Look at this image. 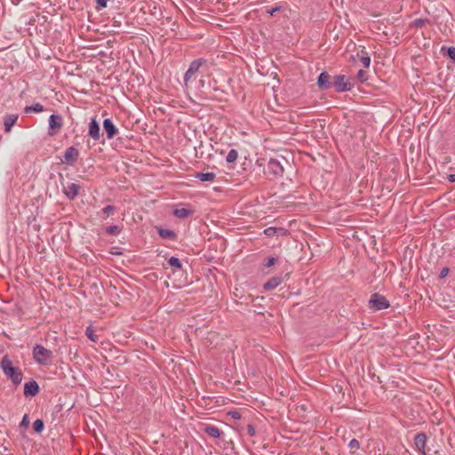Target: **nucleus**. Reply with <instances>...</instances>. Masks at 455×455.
I'll return each mask as SVG.
<instances>
[{
	"label": "nucleus",
	"mask_w": 455,
	"mask_h": 455,
	"mask_svg": "<svg viewBox=\"0 0 455 455\" xmlns=\"http://www.w3.org/2000/svg\"><path fill=\"white\" fill-rule=\"evenodd\" d=\"M1 367L4 371V373L6 375L8 379H10L13 384L19 385L22 380V372L21 371L14 367L12 365V362L10 360V358L5 355L3 357L1 362Z\"/></svg>",
	"instance_id": "nucleus-1"
},
{
	"label": "nucleus",
	"mask_w": 455,
	"mask_h": 455,
	"mask_svg": "<svg viewBox=\"0 0 455 455\" xmlns=\"http://www.w3.org/2000/svg\"><path fill=\"white\" fill-rule=\"evenodd\" d=\"M33 358L38 364L47 365L52 358V352L37 344L33 347Z\"/></svg>",
	"instance_id": "nucleus-2"
},
{
	"label": "nucleus",
	"mask_w": 455,
	"mask_h": 455,
	"mask_svg": "<svg viewBox=\"0 0 455 455\" xmlns=\"http://www.w3.org/2000/svg\"><path fill=\"white\" fill-rule=\"evenodd\" d=\"M333 86L338 92H348L353 88V84L349 77L339 75L334 76Z\"/></svg>",
	"instance_id": "nucleus-3"
},
{
	"label": "nucleus",
	"mask_w": 455,
	"mask_h": 455,
	"mask_svg": "<svg viewBox=\"0 0 455 455\" xmlns=\"http://www.w3.org/2000/svg\"><path fill=\"white\" fill-rule=\"evenodd\" d=\"M369 304L374 310L386 309L389 307V302L385 296L374 293L371 296Z\"/></svg>",
	"instance_id": "nucleus-4"
},
{
	"label": "nucleus",
	"mask_w": 455,
	"mask_h": 455,
	"mask_svg": "<svg viewBox=\"0 0 455 455\" xmlns=\"http://www.w3.org/2000/svg\"><path fill=\"white\" fill-rule=\"evenodd\" d=\"M204 62L205 61L203 59H198L190 63L189 68L184 76V84L186 87L188 86L190 79L198 72L199 68L204 64Z\"/></svg>",
	"instance_id": "nucleus-5"
},
{
	"label": "nucleus",
	"mask_w": 455,
	"mask_h": 455,
	"mask_svg": "<svg viewBox=\"0 0 455 455\" xmlns=\"http://www.w3.org/2000/svg\"><path fill=\"white\" fill-rule=\"evenodd\" d=\"M267 172L275 176H281L283 173V168L276 159H270L267 163Z\"/></svg>",
	"instance_id": "nucleus-6"
},
{
	"label": "nucleus",
	"mask_w": 455,
	"mask_h": 455,
	"mask_svg": "<svg viewBox=\"0 0 455 455\" xmlns=\"http://www.w3.org/2000/svg\"><path fill=\"white\" fill-rule=\"evenodd\" d=\"M88 134L94 140L98 141L100 138V129L96 118H92L89 124Z\"/></svg>",
	"instance_id": "nucleus-7"
},
{
	"label": "nucleus",
	"mask_w": 455,
	"mask_h": 455,
	"mask_svg": "<svg viewBox=\"0 0 455 455\" xmlns=\"http://www.w3.org/2000/svg\"><path fill=\"white\" fill-rule=\"evenodd\" d=\"M80 190V186L76 183H68L63 188V192L68 199H74L76 197Z\"/></svg>",
	"instance_id": "nucleus-8"
},
{
	"label": "nucleus",
	"mask_w": 455,
	"mask_h": 455,
	"mask_svg": "<svg viewBox=\"0 0 455 455\" xmlns=\"http://www.w3.org/2000/svg\"><path fill=\"white\" fill-rule=\"evenodd\" d=\"M79 156L78 150L74 147H69L67 148V150L64 153V159L63 162L71 164L73 162H75Z\"/></svg>",
	"instance_id": "nucleus-9"
},
{
	"label": "nucleus",
	"mask_w": 455,
	"mask_h": 455,
	"mask_svg": "<svg viewBox=\"0 0 455 455\" xmlns=\"http://www.w3.org/2000/svg\"><path fill=\"white\" fill-rule=\"evenodd\" d=\"M103 128L108 140L113 139L117 134V129L116 128L113 122L108 118L104 120Z\"/></svg>",
	"instance_id": "nucleus-10"
},
{
	"label": "nucleus",
	"mask_w": 455,
	"mask_h": 455,
	"mask_svg": "<svg viewBox=\"0 0 455 455\" xmlns=\"http://www.w3.org/2000/svg\"><path fill=\"white\" fill-rule=\"evenodd\" d=\"M39 392V386L35 380L28 381L24 385V395L35 396Z\"/></svg>",
	"instance_id": "nucleus-11"
},
{
	"label": "nucleus",
	"mask_w": 455,
	"mask_h": 455,
	"mask_svg": "<svg viewBox=\"0 0 455 455\" xmlns=\"http://www.w3.org/2000/svg\"><path fill=\"white\" fill-rule=\"evenodd\" d=\"M63 124L62 117L58 115H51L49 118V130L58 131Z\"/></svg>",
	"instance_id": "nucleus-12"
},
{
	"label": "nucleus",
	"mask_w": 455,
	"mask_h": 455,
	"mask_svg": "<svg viewBox=\"0 0 455 455\" xmlns=\"http://www.w3.org/2000/svg\"><path fill=\"white\" fill-rule=\"evenodd\" d=\"M317 85L321 90H327L331 86L330 76L327 72H322L317 79Z\"/></svg>",
	"instance_id": "nucleus-13"
},
{
	"label": "nucleus",
	"mask_w": 455,
	"mask_h": 455,
	"mask_svg": "<svg viewBox=\"0 0 455 455\" xmlns=\"http://www.w3.org/2000/svg\"><path fill=\"white\" fill-rule=\"evenodd\" d=\"M427 443V435L424 433L417 434L414 438V443L418 450L425 453V447Z\"/></svg>",
	"instance_id": "nucleus-14"
},
{
	"label": "nucleus",
	"mask_w": 455,
	"mask_h": 455,
	"mask_svg": "<svg viewBox=\"0 0 455 455\" xmlns=\"http://www.w3.org/2000/svg\"><path fill=\"white\" fill-rule=\"evenodd\" d=\"M17 119H18L17 115H8L4 117V130L6 132H9L11 131L12 127L17 122Z\"/></svg>",
	"instance_id": "nucleus-15"
},
{
	"label": "nucleus",
	"mask_w": 455,
	"mask_h": 455,
	"mask_svg": "<svg viewBox=\"0 0 455 455\" xmlns=\"http://www.w3.org/2000/svg\"><path fill=\"white\" fill-rule=\"evenodd\" d=\"M193 211L187 208H176L173 211V215L180 219H186L193 214Z\"/></svg>",
	"instance_id": "nucleus-16"
},
{
	"label": "nucleus",
	"mask_w": 455,
	"mask_h": 455,
	"mask_svg": "<svg viewBox=\"0 0 455 455\" xmlns=\"http://www.w3.org/2000/svg\"><path fill=\"white\" fill-rule=\"evenodd\" d=\"M282 277L275 276L271 279H269L267 283H264V289L266 290H272L276 288L279 284L282 283Z\"/></svg>",
	"instance_id": "nucleus-17"
},
{
	"label": "nucleus",
	"mask_w": 455,
	"mask_h": 455,
	"mask_svg": "<svg viewBox=\"0 0 455 455\" xmlns=\"http://www.w3.org/2000/svg\"><path fill=\"white\" fill-rule=\"evenodd\" d=\"M216 177L214 172H196L195 178L201 181H212Z\"/></svg>",
	"instance_id": "nucleus-18"
},
{
	"label": "nucleus",
	"mask_w": 455,
	"mask_h": 455,
	"mask_svg": "<svg viewBox=\"0 0 455 455\" xmlns=\"http://www.w3.org/2000/svg\"><path fill=\"white\" fill-rule=\"evenodd\" d=\"M158 235L164 239L174 240L176 238V235L172 230L158 228Z\"/></svg>",
	"instance_id": "nucleus-19"
},
{
	"label": "nucleus",
	"mask_w": 455,
	"mask_h": 455,
	"mask_svg": "<svg viewBox=\"0 0 455 455\" xmlns=\"http://www.w3.org/2000/svg\"><path fill=\"white\" fill-rule=\"evenodd\" d=\"M204 432L212 437L219 438L220 436V431L218 427L207 425L204 427Z\"/></svg>",
	"instance_id": "nucleus-20"
},
{
	"label": "nucleus",
	"mask_w": 455,
	"mask_h": 455,
	"mask_svg": "<svg viewBox=\"0 0 455 455\" xmlns=\"http://www.w3.org/2000/svg\"><path fill=\"white\" fill-rule=\"evenodd\" d=\"M284 233V230L283 228H274V227H269L266 229H264V234L267 235V236H274V235H281V234H283Z\"/></svg>",
	"instance_id": "nucleus-21"
},
{
	"label": "nucleus",
	"mask_w": 455,
	"mask_h": 455,
	"mask_svg": "<svg viewBox=\"0 0 455 455\" xmlns=\"http://www.w3.org/2000/svg\"><path fill=\"white\" fill-rule=\"evenodd\" d=\"M238 157V153L235 149H231L228 151L227 156H226V161L228 163H234L236 161Z\"/></svg>",
	"instance_id": "nucleus-22"
},
{
	"label": "nucleus",
	"mask_w": 455,
	"mask_h": 455,
	"mask_svg": "<svg viewBox=\"0 0 455 455\" xmlns=\"http://www.w3.org/2000/svg\"><path fill=\"white\" fill-rule=\"evenodd\" d=\"M25 111L27 113L30 112V111L40 113V112L44 111V107L40 103H36L32 106L26 107Z\"/></svg>",
	"instance_id": "nucleus-23"
},
{
	"label": "nucleus",
	"mask_w": 455,
	"mask_h": 455,
	"mask_svg": "<svg viewBox=\"0 0 455 455\" xmlns=\"http://www.w3.org/2000/svg\"><path fill=\"white\" fill-rule=\"evenodd\" d=\"M168 263L172 267L175 269H180L182 267L180 260L175 257H171L168 260Z\"/></svg>",
	"instance_id": "nucleus-24"
},
{
	"label": "nucleus",
	"mask_w": 455,
	"mask_h": 455,
	"mask_svg": "<svg viewBox=\"0 0 455 455\" xmlns=\"http://www.w3.org/2000/svg\"><path fill=\"white\" fill-rule=\"evenodd\" d=\"M85 334H86L87 338H88L90 340H92V341H93V342L97 341L98 337H97V335L94 333V331H93V329H92V326H89V327H87V328H86Z\"/></svg>",
	"instance_id": "nucleus-25"
},
{
	"label": "nucleus",
	"mask_w": 455,
	"mask_h": 455,
	"mask_svg": "<svg viewBox=\"0 0 455 455\" xmlns=\"http://www.w3.org/2000/svg\"><path fill=\"white\" fill-rule=\"evenodd\" d=\"M33 427L36 433H41L44 429V422L41 419H36L33 423Z\"/></svg>",
	"instance_id": "nucleus-26"
},
{
	"label": "nucleus",
	"mask_w": 455,
	"mask_h": 455,
	"mask_svg": "<svg viewBox=\"0 0 455 455\" xmlns=\"http://www.w3.org/2000/svg\"><path fill=\"white\" fill-rule=\"evenodd\" d=\"M106 232L109 235H116L119 234L120 229L117 226H109L106 228Z\"/></svg>",
	"instance_id": "nucleus-27"
},
{
	"label": "nucleus",
	"mask_w": 455,
	"mask_h": 455,
	"mask_svg": "<svg viewBox=\"0 0 455 455\" xmlns=\"http://www.w3.org/2000/svg\"><path fill=\"white\" fill-rule=\"evenodd\" d=\"M348 447L352 451H355L359 449L360 443L356 439H352L348 443Z\"/></svg>",
	"instance_id": "nucleus-28"
},
{
	"label": "nucleus",
	"mask_w": 455,
	"mask_h": 455,
	"mask_svg": "<svg viewBox=\"0 0 455 455\" xmlns=\"http://www.w3.org/2000/svg\"><path fill=\"white\" fill-rule=\"evenodd\" d=\"M115 211V207L112 205H107L102 209V213L105 215V219Z\"/></svg>",
	"instance_id": "nucleus-29"
},
{
	"label": "nucleus",
	"mask_w": 455,
	"mask_h": 455,
	"mask_svg": "<svg viewBox=\"0 0 455 455\" xmlns=\"http://www.w3.org/2000/svg\"><path fill=\"white\" fill-rule=\"evenodd\" d=\"M360 60L364 68H368L371 64V58L368 55H363Z\"/></svg>",
	"instance_id": "nucleus-30"
},
{
	"label": "nucleus",
	"mask_w": 455,
	"mask_h": 455,
	"mask_svg": "<svg viewBox=\"0 0 455 455\" xmlns=\"http://www.w3.org/2000/svg\"><path fill=\"white\" fill-rule=\"evenodd\" d=\"M427 22L426 20L423 19H417L412 21L411 26L415 28H421L423 25Z\"/></svg>",
	"instance_id": "nucleus-31"
},
{
	"label": "nucleus",
	"mask_w": 455,
	"mask_h": 455,
	"mask_svg": "<svg viewBox=\"0 0 455 455\" xmlns=\"http://www.w3.org/2000/svg\"><path fill=\"white\" fill-rule=\"evenodd\" d=\"M228 415H229L232 419H241V414H240V412H239V411H229V412H228Z\"/></svg>",
	"instance_id": "nucleus-32"
},
{
	"label": "nucleus",
	"mask_w": 455,
	"mask_h": 455,
	"mask_svg": "<svg viewBox=\"0 0 455 455\" xmlns=\"http://www.w3.org/2000/svg\"><path fill=\"white\" fill-rule=\"evenodd\" d=\"M247 433L250 436H254L255 434H256V431H255V428L252 425H248L247 426Z\"/></svg>",
	"instance_id": "nucleus-33"
},
{
	"label": "nucleus",
	"mask_w": 455,
	"mask_h": 455,
	"mask_svg": "<svg viewBox=\"0 0 455 455\" xmlns=\"http://www.w3.org/2000/svg\"><path fill=\"white\" fill-rule=\"evenodd\" d=\"M276 259L274 257H270L267 259L265 266L267 267H272L275 263Z\"/></svg>",
	"instance_id": "nucleus-34"
},
{
	"label": "nucleus",
	"mask_w": 455,
	"mask_h": 455,
	"mask_svg": "<svg viewBox=\"0 0 455 455\" xmlns=\"http://www.w3.org/2000/svg\"><path fill=\"white\" fill-rule=\"evenodd\" d=\"M448 52V56H449L451 60H455V47H450V48L448 49V52Z\"/></svg>",
	"instance_id": "nucleus-35"
},
{
	"label": "nucleus",
	"mask_w": 455,
	"mask_h": 455,
	"mask_svg": "<svg viewBox=\"0 0 455 455\" xmlns=\"http://www.w3.org/2000/svg\"><path fill=\"white\" fill-rule=\"evenodd\" d=\"M357 77L361 82H363L366 80L365 72L363 70H359L357 73Z\"/></svg>",
	"instance_id": "nucleus-36"
},
{
	"label": "nucleus",
	"mask_w": 455,
	"mask_h": 455,
	"mask_svg": "<svg viewBox=\"0 0 455 455\" xmlns=\"http://www.w3.org/2000/svg\"><path fill=\"white\" fill-rule=\"evenodd\" d=\"M448 274H449V268L443 267L440 272V277L444 278L445 276H447Z\"/></svg>",
	"instance_id": "nucleus-37"
},
{
	"label": "nucleus",
	"mask_w": 455,
	"mask_h": 455,
	"mask_svg": "<svg viewBox=\"0 0 455 455\" xmlns=\"http://www.w3.org/2000/svg\"><path fill=\"white\" fill-rule=\"evenodd\" d=\"M108 0H97V4L100 7H106L107 6Z\"/></svg>",
	"instance_id": "nucleus-38"
},
{
	"label": "nucleus",
	"mask_w": 455,
	"mask_h": 455,
	"mask_svg": "<svg viewBox=\"0 0 455 455\" xmlns=\"http://www.w3.org/2000/svg\"><path fill=\"white\" fill-rule=\"evenodd\" d=\"M448 180H449V181H451V182H455V174H450V175L448 176Z\"/></svg>",
	"instance_id": "nucleus-39"
},
{
	"label": "nucleus",
	"mask_w": 455,
	"mask_h": 455,
	"mask_svg": "<svg viewBox=\"0 0 455 455\" xmlns=\"http://www.w3.org/2000/svg\"><path fill=\"white\" fill-rule=\"evenodd\" d=\"M54 133H55V132H49L50 135H53Z\"/></svg>",
	"instance_id": "nucleus-40"
},
{
	"label": "nucleus",
	"mask_w": 455,
	"mask_h": 455,
	"mask_svg": "<svg viewBox=\"0 0 455 455\" xmlns=\"http://www.w3.org/2000/svg\"><path fill=\"white\" fill-rule=\"evenodd\" d=\"M200 84H201L202 86H204V81H203V80H201V81H200Z\"/></svg>",
	"instance_id": "nucleus-41"
}]
</instances>
